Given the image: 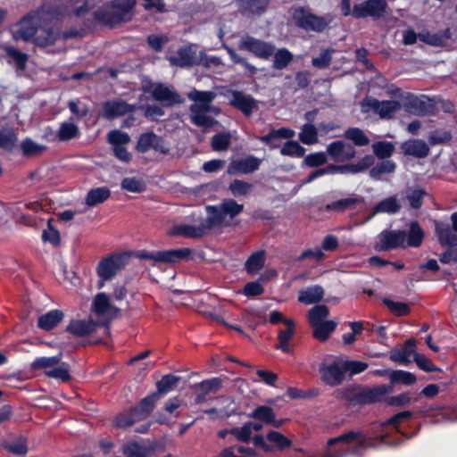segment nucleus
<instances>
[{"instance_id": "obj_49", "label": "nucleus", "mask_w": 457, "mask_h": 457, "mask_svg": "<svg viewBox=\"0 0 457 457\" xmlns=\"http://www.w3.org/2000/svg\"><path fill=\"white\" fill-rule=\"evenodd\" d=\"M251 419H254L256 420L262 421L264 424H269V422L273 421V417H275V412L273 409L268 405H260L257 406L251 413L247 415Z\"/></svg>"}, {"instance_id": "obj_11", "label": "nucleus", "mask_w": 457, "mask_h": 457, "mask_svg": "<svg viewBox=\"0 0 457 457\" xmlns=\"http://www.w3.org/2000/svg\"><path fill=\"white\" fill-rule=\"evenodd\" d=\"M192 251L190 248H177L162 251L148 252L142 250L137 256L142 260H153L155 262L176 263L187 259Z\"/></svg>"}, {"instance_id": "obj_37", "label": "nucleus", "mask_w": 457, "mask_h": 457, "mask_svg": "<svg viewBox=\"0 0 457 457\" xmlns=\"http://www.w3.org/2000/svg\"><path fill=\"white\" fill-rule=\"evenodd\" d=\"M401 210V204H399L396 196H389L378 202L372 209L371 217L378 213H388L395 214Z\"/></svg>"}, {"instance_id": "obj_20", "label": "nucleus", "mask_w": 457, "mask_h": 457, "mask_svg": "<svg viewBox=\"0 0 457 457\" xmlns=\"http://www.w3.org/2000/svg\"><path fill=\"white\" fill-rule=\"evenodd\" d=\"M261 163L262 160L253 155H249L243 159L233 160L228 167V173H253L255 170H259Z\"/></svg>"}, {"instance_id": "obj_7", "label": "nucleus", "mask_w": 457, "mask_h": 457, "mask_svg": "<svg viewBox=\"0 0 457 457\" xmlns=\"http://www.w3.org/2000/svg\"><path fill=\"white\" fill-rule=\"evenodd\" d=\"M292 20L297 28L307 32L313 31L321 33L329 23L323 16L314 14L310 9L303 6H298L293 9Z\"/></svg>"}, {"instance_id": "obj_40", "label": "nucleus", "mask_w": 457, "mask_h": 457, "mask_svg": "<svg viewBox=\"0 0 457 457\" xmlns=\"http://www.w3.org/2000/svg\"><path fill=\"white\" fill-rule=\"evenodd\" d=\"M180 379L181 378L179 376L173 374L162 376V378L156 382L157 390L154 391V393L161 398L162 395H166L175 389Z\"/></svg>"}, {"instance_id": "obj_58", "label": "nucleus", "mask_w": 457, "mask_h": 457, "mask_svg": "<svg viewBox=\"0 0 457 457\" xmlns=\"http://www.w3.org/2000/svg\"><path fill=\"white\" fill-rule=\"evenodd\" d=\"M79 135V128L74 123L63 122L61 124L57 137L62 142L76 138Z\"/></svg>"}, {"instance_id": "obj_8", "label": "nucleus", "mask_w": 457, "mask_h": 457, "mask_svg": "<svg viewBox=\"0 0 457 457\" xmlns=\"http://www.w3.org/2000/svg\"><path fill=\"white\" fill-rule=\"evenodd\" d=\"M401 100L404 110L414 115H434L437 111L436 103L426 95L416 96L407 92L401 96Z\"/></svg>"}, {"instance_id": "obj_22", "label": "nucleus", "mask_w": 457, "mask_h": 457, "mask_svg": "<svg viewBox=\"0 0 457 457\" xmlns=\"http://www.w3.org/2000/svg\"><path fill=\"white\" fill-rule=\"evenodd\" d=\"M364 204L365 198L363 196L355 195L352 197L342 198L327 204L324 206V211L343 213L346 211H354L359 205H363Z\"/></svg>"}, {"instance_id": "obj_17", "label": "nucleus", "mask_w": 457, "mask_h": 457, "mask_svg": "<svg viewBox=\"0 0 457 457\" xmlns=\"http://www.w3.org/2000/svg\"><path fill=\"white\" fill-rule=\"evenodd\" d=\"M326 153L335 162H348L356 156L355 148L343 140H336L328 144Z\"/></svg>"}, {"instance_id": "obj_15", "label": "nucleus", "mask_w": 457, "mask_h": 457, "mask_svg": "<svg viewBox=\"0 0 457 457\" xmlns=\"http://www.w3.org/2000/svg\"><path fill=\"white\" fill-rule=\"evenodd\" d=\"M152 87L153 84L149 81L148 84H144L142 88L145 93L151 92L154 99L156 101L165 103L169 106L184 103V99L179 93L170 89L162 83L157 84L153 90Z\"/></svg>"}, {"instance_id": "obj_64", "label": "nucleus", "mask_w": 457, "mask_h": 457, "mask_svg": "<svg viewBox=\"0 0 457 457\" xmlns=\"http://www.w3.org/2000/svg\"><path fill=\"white\" fill-rule=\"evenodd\" d=\"M400 103L395 100H383L380 101L379 110L378 114L380 118H391L395 112L400 109Z\"/></svg>"}, {"instance_id": "obj_47", "label": "nucleus", "mask_w": 457, "mask_h": 457, "mask_svg": "<svg viewBox=\"0 0 457 457\" xmlns=\"http://www.w3.org/2000/svg\"><path fill=\"white\" fill-rule=\"evenodd\" d=\"M62 360V354L59 353L57 355L46 357V356H41L37 357L31 363H30V370L35 371L42 369L46 368H53L56 365H58L61 362Z\"/></svg>"}, {"instance_id": "obj_51", "label": "nucleus", "mask_w": 457, "mask_h": 457, "mask_svg": "<svg viewBox=\"0 0 457 457\" xmlns=\"http://www.w3.org/2000/svg\"><path fill=\"white\" fill-rule=\"evenodd\" d=\"M18 141L17 133L13 129L0 130V148L12 152Z\"/></svg>"}, {"instance_id": "obj_12", "label": "nucleus", "mask_w": 457, "mask_h": 457, "mask_svg": "<svg viewBox=\"0 0 457 457\" xmlns=\"http://www.w3.org/2000/svg\"><path fill=\"white\" fill-rule=\"evenodd\" d=\"M452 225L442 220H434L435 233L442 246L455 247L457 246V211L450 216Z\"/></svg>"}, {"instance_id": "obj_9", "label": "nucleus", "mask_w": 457, "mask_h": 457, "mask_svg": "<svg viewBox=\"0 0 457 457\" xmlns=\"http://www.w3.org/2000/svg\"><path fill=\"white\" fill-rule=\"evenodd\" d=\"M127 257L120 253H112L103 258L97 264L96 273L100 280L97 287L102 288L104 282L114 278L126 266Z\"/></svg>"}, {"instance_id": "obj_59", "label": "nucleus", "mask_w": 457, "mask_h": 457, "mask_svg": "<svg viewBox=\"0 0 457 457\" xmlns=\"http://www.w3.org/2000/svg\"><path fill=\"white\" fill-rule=\"evenodd\" d=\"M280 154L284 156L303 157L305 154V148L297 141L288 140L280 149Z\"/></svg>"}, {"instance_id": "obj_5", "label": "nucleus", "mask_w": 457, "mask_h": 457, "mask_svg": "<svg viewBox=\"0 0 457 457\" xmlns=\"http://www.w3.org/2000/svg\"><path fill=\"white\" fill-rule=\"evenodd\" d=\"M373 163H375V157L371 154H366L357 163H347L343 165L328 164L326 167L312 171L303 180V184H309L314 179L328 174H357L363 172Z\"/></svg>"}, {"instance_id": "obj_27", "label": "nucleus", "mask_w": 457, "mask_h": 457, "mask_svg": "<svg viewBox=\"0 0 457 457\" xmlns=\"http://www.w3.org/2000/svg\"><path fill=\"white\" fill-rule=\"evenodd\" d=\"M104 117L113 119L133 111V107L123 100L106 101L103 104Z\"/></svg>"}, {"instance_id": "obj_23", "label": "nucleus", "mask_w": 457, "mask_h": 457, "mask_svg": "<svg viewBox=\"0 0 457 457\" xmlns=\"http://www.w3.org/2000/svg\"><path fill=\"white\" fill-rule=\"evenodd\" d=\"M238 10L246 17L262 16L266 12L270 0H237Z\"/></svg>"}, {"instance_id": "obj_44", "label": "nucleus", "mask_w": 457, "mask_h": 457, "mask_svg": "<svg viewBox=\"0 0 457 457\" xmlns=\"http://www.w3.org/2000/svg\"><path fill=\"white\" fill-rule=\"evenodd\" d=\"M448 38H450L449 29H446L442 33H419V39L432 46H442Z\"/></svg>"}, {"instance_id": "obj_33", "label": "nucleus", "mask_w": 457, "mask_h": 457, "mask_svg": "<svg viewBox=\"0 0 457 457\" xmlns=\"http://www.w3.org/2000/svg\"><path fill=\"white\" fill-rule=\"evenodd\" d=\"M427 195V191L421 187H409L406 188L405 196L402 200L403 203H408L411 209L420 210Z\"/></svg>"}, {"instance_id": "obj_43", "label": "nucleus", "mask_w": 457, "mask_h": 457, "mask_svg": "<svg viewBox=\"0 0 457 457\" xmlns=\"http://www.w3.org/2000/svg\"><path fill=\"white\" fill-rule=\"evenodd\" d=\"M272 67L275 70L281 71L286 69L294 60V54L287 48L275 49L273 54Z\"/></svg>"}, {"instance_id": "obj_3", "label": "nucleus", "mask_w": 457, "mask_h": 457, "mask_svg": "<svg viewBox=\"0 0 457 457\" xmlns=\"http://www.w3.org/2000/svg\"><path fill=\"white\" fill-rule=\"evenodd\" d=\"M187 97L195 104L189 106L191 112V122L197 127L210 129L218 124V121L206 115L212 111L211 103L215 99L216 94L213 91H201L194 89L187 94Z\"/></svg>"}, {"instance_id": "obj_25", "label": "nucleus", "mask_w": 457, "mask_h": 457, "mask_svg": "<svg viewBox=\"0 0 457 457\" xmlns=\"http://www.w3.org/2000/svg\"><path fill=\"white\" fill-rule=\"evenodd\" d=\"M403 230L404 234V249L409 247L419 248L421 246L425 232L417 220H412L409 223L408 230Z\"/></svg>"}, {"instance_id": "obj_10", "label": "nucleus", "mask_w": 457, "mask_h": 457, "mask_svg": "<svg viewBox=\"0 0 457 457\" xmlns=\"http://www.w3.org/2000/svg\"><path fill=\"white\" fill-rule=\"evenodd\" d=\"M238 48L251 53L259 59L267 61L273 55L276 46L271 42L245 35L238 42Z\"/></svg>"}, {"instance_id": "obj_31", "label": "nucleus", "mask_w": 457, "mask_h": 457, "mask_svg": "<svg viewBox=\"0 0 457 457\" xmlns=\"http://www.w3.org/2000/svg\"><path fill=\"white\" fill-rule=\"evenodd\" d=\"M159 400L160 397L153 392L141 399L137 404L133 406L141 420H145L153 413Z\"/></svg>"}, {"instance_id": "obj_63", "label": "nucleus", "mask_w": 457, "mask_h": 457, "mask_svg": "<svg viewBox=\"0 0 457 457\" xmlns=\"http://www.w3.org/2000/svg\"><path fill=\"white\" fill-rule=\"evenodd\" d=\"M300 140L305 145H313L318 141V131L314 125L306 123L299 134Z\"/></svg>"}, {"instance_id": "obj_61", "label": "nucleus", "mask_w": 457, "mask_h": 457, "mask_svg": "<svg viewBox=\"0 0 457 457\" xmlns=\"http://www.w3.org/2000/svg\"><path fill=\"white\" fill-rule=\"evenodd\" d=\"M362 386H354L344 391L343 398L351 404L364 405Z\"/></svg>"}, {"instance_id": "obj_2", "label": "nucleus", "mask_w": 457, "mask_h": 457, "mask_svg": "<svg viewBox=\"0 0 457 457\" xmlns=\"http://www.w3.org/2000/svg\"><path fill=\"white\" fill-rule=\"evenodd\" d=\"M137 0H112L93 12L94 20L111 29L132 19Z\"/></svg>"}, {"instance_id": "obj_53", "label": "nucleus", "mask_w": 457, "mask_h": 457, "mask_svg": "<svg viewBox=\"0 0 457 457\" xmlns=\"http://www.w3.org/2000/svg\"><path fill=\"white\" fill-rule=\"evenodd\" d=\"M154 141H157V135L153 131L141 134L137 139L136 150L140 154H145L153 148Z\"/></svg>"}, {"instance_id": "obj_14", "label": "nucleus", "mask_w": 457, "mask_h": 457, "mask_svg": "<svg viewBox=\"0 0 457 457\" xmlns=\"http://www.w3.org/2000/svg\"><path fill=\"white\" fill-rule=\"evenodd\" d=\"M397 248L404 249V234L403 229H384L378 235L375 249L390 251Z\"/></svg>"}, {"instance_id": "obj_52", "label": "nucleus", "mask_w": 457, "mask_h": 457, "mask_svg": "<svg viewBox=\"0 0 457 457\" xmlns=\"http://www.w3.org/2000/svg\"><path fill=\"white\" fill-rule=\"evenodd\" d=\"M223 380L220 377L202 380L195 385V387L203 390L204 394H216L222 387Z\"/></svg>"}, {"instance_id": "obj_36", "label": "nucleus", "mask_w": 457, "mask_h": 457, "mask_svg": "<svg viewBox=\"0 0 457 457\" xmlns=\"http://www.w3.org/2000/svg\"><path fill=\"white\" fill-rule=\"evenodd\" d=\"M324 296V290L321 286L316 285L299 292L298 301L303 304L310 305L319 303Z\"/></svg>"}, {"instance_id": "obj_32", "label": "nucleus", "mask_w": 457, "mask_h": 457, "mask_svg": "<svg viewBox=\"0 0 457 457\" xmlns=\"http://www.w3.org/2000/svg\"><path fill=\"white\" fill-rule=\"evenodd\" d=\"M64 318V313L61 310H51L48 312L39 316L37 327L45 331L54 329Z\"/></svg>"}, {"instance_id": "obj_13", "label": "nucleus", "mask_w": 457, "mask_h": 457, "mask_svg": "<svg viewBox=\"0 0 457 457\" xmlns=\"http://www.w3.org/2000/svg\"><path fill=\"white\" fill-rule=\"evenodd\" d=\"M195 221H199V224L189 225V224H179L173 227L171 230L172 236L183 237L185 238H201L204 237L210 230L213 228L212 223L209 222L208 215L204 218L199 216Z\"/></svg>"}, {"instance_id": "obj_39", "label": "nucleus", "mask_w": 457, "mask_h": 457, "mask_svg": "<svg viewBox=\"0 0 457 457\" xmlns=\"http://www.w3.org/2000/svg\"><path fill=\"white\" fill-rule=\"evenodd\" d=\"M0 448L15 455H25L28 453V440L21 436L13 441H4Z\"/></svg>"}, {"instance_id": "obj_34", "label": "nucleus", "mask_w": 457, "mask_h": 457, "mask_svg": "<svg viewBox=\"0 0 457 457\" xmlns=\"http://www.w3.org/2000/svg\"><path fill=\"white\" fill-rule=\"evenodd\" d=\"M285 325L287 326V328L280 329L278 333V343L276 345L275 348L285 353H291L289 342L295 333V322L294 320H285Z\"/></svg>"}, {"instance_id": "obj_38", "label": "nucleus", "mask_w": 457, "mask_h": 457, "mask_svg": "<svg viewBox=\"0 0 457 457\" xmlns=\"http://www.w3.org/2000/svg\"><path fill=\"white\" fill-rule=\"evenodd\" d=\"M111 196V190L107 187L90 189L85 198L87 206L94 207L104 203Z\"/></svg>"}, {"instance_id": "obj_30", "label": "nucleus", "mask_w": 457, "mask_h": 457, "mask_svg": "<svg viewBox=\"0 0 457 457\" xmlns=\"http://www.w3.org/2000/svg\"><path fill=\"white\" fill-rule=\"evenodd\" d=\"M169 61L171 65L180 68L193 67L199 64L195 59V52L191 46H182L177 52V56H170Z\"/></svg>"}, {"instance_id": "obj_55", "label": "nucleus", "mask_w": 457, "mask_h": 457, "mask_svg": "<svg viewBox=\"0 0 457 457\" xmlns=\"http://www.w3.org/2000/svg\"><path fill=\"white\" fill-rule=\"evenodd\" d=\"M5 53L8 57L14 62L17 70L23 71L26 69L29 55L12 46H7Z\"/></svg>"}, {"instance_id": "obj_41", "label": "nucleus", "mask_w": 457, "mask_h": 457, "mask_svg": "<svg viewBox=\"0 0 457 457\" xmlns=\"http://www.w3.org/2000/svg\"><path fill=\"white\" fill-rule=\"evenodd\" d=\"M337 323L334 320H325L320 322L314 326L312 336L314 338L325 342L329 338V336L332 332H334L337 328Z\"/></svg>"}, {"instance_id": "obj_50", "label": "nucleus", "mask_w": 457, "mask_h": 457, "mask_svg": "<svg viewBox=\"0 0 457 457\" xmlns=\"http://www.w3.org/2000/svg\"><path fill=\"white\" fill-rule=\"evenodd\" d=\"M21 149L25 157H33L41 154L46 149V146L39 145L31 138L27 137L21 141Z\"/></svg>"}, {"instance_id": "obj_29", "label": "nucleus", "mask_w": 457, "mask_h": 457, "mask_svg": "<svg viewBox=\"0 0 457 457\" xmlns=\"http://www.w3.org/2000/svg\"><path fill=\"white\" fill-rule=\"evenodd\" d=\"M142 421L133 406L124 409L113 418L112 425L115 428L127 429L136 422Z\"/></svg>"}, {"instance_id": "obj_46", "label": "nucleus", "mask_w": 457, "mask_h": 457, "mask_svg": "<svg viewBox=\"0 0 457 457\" xmlns=\"http://www.w3.org/2000/svg\"><path fill=\"white\" fill-rule=\"evenodd\" d=\"M265 263L263 251H258L252 253L245 262V269L249 274H255L261 270Z\"/></svg>"}, {"instance_id": "obj_35", "label": "nucleus", "mask_w": 457, "mask_h": 457, "mask_svg": "<svg viewBox=\"0 0 457 457\" xmlns=\"http://www.w3.org/2000/svg\"><path fill=\"white\" fill-rule=\"evenodd\" d=\"M46 25L37 28L34 37V43L40 47L53 46L57 41L59 35L54 28H45Z\"/></svg>"}, {"instance_id": "obj_1", "label": "nucleus", "mask_w": 457, "mask_h": 457, "mask_svg": "<svg viewBox=\"0 0 457 457\" xmlns=\"http://www.w3.org/2000/svg\"><path fill=\"white\" fill-rule=\"evenodd\" d=\"M88 10L89 7L85 0H44L37 10L27 13L15 24L16 29L12 30V37L16 41H29L34 38L38 27L68 15L71 11L75 16L80 17Z\"/></svg>"}, {"instance_id": "obj_60", "label": "nucleus", "mask_w": 457, "mask_h": 457, "mask_svg": "<svg viewBox=\"0 0 457 457\" xmlns=\"http://www.w3.org/2000/svg\"><path fill=\"white\" fill-rule=\"evenodd\" d=\"M231 143V136L228 132H220L212 137L211 145L214 151H225Z\"/></svg>"}, {"instance_id": "obj_16", "label": "nucleus", "mask_w": 457, "mask_h": 457, "mask_svg": "<svg viewBox=\"0 0 457 457\" xmlns=\"http://www.w3.org/2000/svg\"><path fill=\"white\" fill-rule=\"evenodd\" d=\"M319 372L321 380L329 386H337L343 383L345 380L344 365L339 362L334 361L329 364L322 362L320 364Z\"/></svg>"}, {"instance_id": "obj_45", "label": "nucleus", "mask_w": 457, "mask_h": 457, "mask_svg": "<svg viewBox=\"0 0 457 457\" xmlns=\"http://www.w3.org/2000/svg\"><path fill=\"white\" fill-rule=\"evenodd\" d=\"M347 140H350L356 146H366L370 143V137L362 129L357 127L347 129L344 134Z\"/></svg>"}, {"instance_id": "obj_48", "label": "nucleus", "mask_w": 457, "mask_h": 457, "mask_svg": "<svg viewBox=\"0 0 457 457\" xmlns=\"http://www.w3.org/2000/svg\"><path fill=\"white\" fill-rule=\"evenodd\" d=\"M395 149V145L389 141H378L372 144L374 155L382 160H387L391 157Z\"/></svg>"}, {"instance_id": "obj_26", "label": "nucleus", "mask_w": 457, "mask_h": 457, "mask_svg": "<svg viewBox=\"0 0 457 457\" xmlns=\"http://www.w3.org/2000/svg\"><path fill=\"white\" fill-rule=\"evenodd\" d=\"M364 405L386 401V395L393 391L390 385H379L373 387H363Z\"/></svg>"}, {"instance_id": "obj_54", "label": "nucleus", "mask_w": 457, "mask_h": 457, "mask_svg": "<svg viewBox=\"0 0 457 457\" xmlns=\"http://www.w3.org/2000/svg\"><path fill=\"white\" fill-rule=\"evenodd\" d=\"M329 315V310L325 304H318L312 307L308 312L309 322L314 326L320 322L325 321L324 320Z\"/></svg>"}, {"instance_id": "obj_6", "label": "nucleus", "mask_w": 457, "mask_h": 457, "mask_svg": "<svg viewBox=\"0 0 457 457\" xmlns=\"http://www.w3.org/2000/svg\"><path fill=\"white\" fill-rule=\"evenodd\" d=\"M244 210V205L238 204L234 199H225L220 204L206 205L205 211L209 217V222L214 228H224L230 226V222L226 220V217L234 219Z\"/></svg>"}, {"instance_id": "obj_57", "label": "nucleus", "mask_w": 457, "mask_h": 457, "mask_svg": "<svg viewBox=\"0 0 457 457\" xmlns=\"http://www.w3.org/2000/svg\"><path fill=\"white\" fill-rule=\"evenodd\" d=\"M383 303L395 316L403 317L411 313V307L403 302H395L388 298L383 299Z\"/></svg>"}, {"instance_id": "obj_21", "label": "nucleus", "mask_w": 457, "mask_h": 457, "mask_svg": "<svg viewBox=\"0 0 457 457\" xmlns=\"http://www.w3.org/2000/svg\"><path fill=\"white\" fill-rule=\"evenodd\" d=\"M295 136V131L289 128L272 129L268 134L259 137V141L268 145L270 149H277L281 145L283 139H290Z\"/></svg>"}, {"instance_id": "obj_62", "label": "nucleus", "mask_w": 457, "mask_h": 457, "mask_svg": "<svg viewBox=\"0 0 457 457\" xmlns=\"http://www.w3.org/2000/svg\"><path fill=\"white\" fill-rule=\"evenodd\" d=\"M266 438L269 442L273 443L278 450H285L292 445V441L280 432L270 430L267 433Z\"/></svg>"}, {"instance_id": "obj_56", "label": "nucleus", "mask_w": 457, "mask_h": 457, "mask_svg": "<svg viewBox=\"0 0 457 457\" xmlns=\"http://www.w3.org/2000/svg\"><path fill=\"white\" fill-rule=\"evenodd\" d=\"M389 378L392 384H401L404 386H411L416 382L414 374L402 370H393L390 373Z\"/></svg>"}, {"instance_id": "obj_18", "label": "nucleus", "mask_w": 457, "mask_h": 457, "mask_svg": "<svg viewBox=\"0 0 457 457\" xmlns=\"http://www.w3.org/2000/svg\"><path fill=\"white\" fill-rule=\"evenodd\" d=\"M338 443H344L347 445L355 443L356 446L352 452L353 454H357L361 450L370 446L368 439L361 432L353 430L342 434L337 437L329 438L327 445L328 446H333Z\"/></svg>"}, {"instance_id": "obj_19", "label": "nucleus", "mask_w": 457, "mask_h": 457, "mask_svg": "<svg viewBox=\"0 0 457 457\" xmlns=\"http://www.w3.org/2000/svg\"><path fill=\"white\" fill-rule=\"evenodd\" d=\"M231 95L229 104L239 110L245 116L250 117L253 111L258 109L257 101L252 96L238 90L232 91Z\"/></svg>"}, {"instance_id": "obj_28", "label": "nucleus", "mask_w": 457, "mask_h": 457, "mask_svg": "<svg viewBox=\"0 0 457 457\" xmlns=\"http://www.w3.org/2000/svg\"><path fill=\"white\" fill-rule=\"evenodd\" d=\"M401 149L405 155L425 158L429 154V147L421 139H409L402 143Z\"/></svg>"}, {"instance_id": "obj_24", "label": "nucleus", "mask_w": 457, "mask_h": 457, "mask_svg": "<svg viewBox=\"0 0 457 457\" xmlns=\"http://www.w3.org/2000/svg\"><path fill=\"white\" fill-rule=\"evenodd\" d=\"M98 323L93 320H71L66 332L77 337H85L96 331Z\"/></svg>"}, {"instance_id": "obj_42", "label": "nucleus", "mask_w": 457, "mask_h": 457, "mask_svg": "<svg viewBox=\"0 0 457 457\" xmlns=\"http://www.w3.org/2000/svg\"><path fill=\"white\" fill-rule=\"evenodd\" d=\"M396 164L394 161L391 160H383L378 162L376 165L374 163L369 168L370 170V177L375 180H379L381 176L384 174L393 173L395 170Z\"/></svg>"}, {"instance_id": "obj_4", "label": "nucleus", "mask_w": 457, "mask_h": 457, "mask_svg": "<svg viewBox=\"0 0 457 457\" xmlns=\"http://www.w3.org/2000/svg\"><path fill=\"white\" fill-rule=\"evenodd\" d=\"M344 16L353 15L355 19L372 18L374 21L385 17L388 10L386 0H366L361 4H355L351 9V0H342L340 4Z\"/></svg>"}]
</instances>
